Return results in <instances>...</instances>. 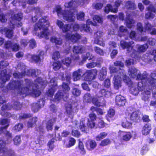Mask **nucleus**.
<instances>
[{"label":"nucleus","mask_w":156,"mask_h":156,"mask_svg":"<svg viewBox=\"0 0 156 156\" xmlns=\"http://www.w3.org/2000/svg\"><path fill=\"white\" fill-rule=\"evenodd\" d=\"M72 92L74 95L78 96L80 95L81 91L78 89L75 88L72 89Z\"/></svg>","instance_id":"57"},{"label":"nucleus","mask_w":156,"mask_h":156,"mask_svg":"<svg viewBox=\"0 0 156 156\" xmlns=\"http://www.w3.org/2000/svg\"><path fill=\"white\" fill-rule=\"evenodd\" d=\"M1 75L4 76V78H2L1 77V80H2L3 83L5 82L6 80L9 79L10 76L9 75L6 74V69H4L1 72Z\"/></svg>","instance_id":"32"},{"label":"nucleus","mask_w":156,"mask_h":156,"mask_svg":"<svg viewBox=\"0 0 156 156\" xmlns=\"http://www.w3.org/2000/svg\"><path fill=\"white\" fill-rule=\"evenodd\" d=\"M66 111L67 114L69 115V117L71 119L73 118V117L74 113L73 109L72 108V106L71 105H69L66 107Z\"/></svg>","instance_id":"37"},{"label":"nucleus","mask_w":156,"mask_h":156,"mask_svg":"<svg viewBox=\"0 0 156 156\" xmlns=\"http://www.w3.org/2000/svg\"><path fill=\"white\" fill-rule=\"evenodd\" d=\"M94 51L95 52L101 55H104V52L103 50L101 49L99 47H95L94 48Z\"/></svg>","instance_id":"58"},{"label":"nucleus","mask_w":156,"mask_h":156,"mask_svg":"<svg viewBox=\"0 0 156 156\" xmlns=\"http://www.w3.org/2000/svg\"><path fill=\"white\" fill-rule=\"evenodd\" d=\"M84 99L87 102H90L92 101L93 103L97 106H103L105 105V101L104 98H102L100 99L97 98H92L89 93L86 94L84 97Z\"/></svg>","instance_id":"8"},{"label":"nucleus","mask_w":156,"mask_h":156,"mask_svg":"<svg viewBox=\"0 0 156 156\" xmlns=\"http://www.w3.org/2000/svg\"><path fill=\"white\" fill-rule=\"evenodd\" d=\"M80 30L81 31H84L87 32H90V28L87 25L81 24L80 25Z\"/></svg>","instance_id":"46"},{"label":"nucleus","mask_w":156,"mask_h":156,"mask_svg":"<svg viewBox=\"0 0 156 156\" xmlns=\"http://www.w3.org/2000/svg\"><path fill=\"white\" fill-rule=\"evenodd\" d=\"M41 108V106L38 103H33L31 105L32 110L34 113L37 112Z\"/></svg>","instance_id":"40"},{"label":"nucleus","mask_w":156,"mask_h":156,"mask_svg":"<svg viewBox=\"0 0 156 156\" xmlns=\"http://www.w3.org/2000/svg\"><path fill=\"white\" fill-rule=\"evenodd\" d=\"M76 143V140L73 138L71 137L69 139V144L66 145V147L68 148L74 145Z\"/></svg>","instance_id":"53"},{"label":"nucleus","mask_w":156,"mask_h":156,"mask_svg":"<svg viewBox=\"0 0 156 156\" xmlns=\"http://www.w3.org/2000/svg\"><path fill=\"white\" fill-rule=\"evenodd\" d=\"M83 70L82 69H79L73 72L72 77L74 81L80 80L82 77H83Z\"/></svg>","instance_id":"17"},{"label":"nucleus","mask_w":156,"mask_h":156,"mask_svg":"<svg viewBox=\"0 0 156 156\" xmlns=\"http://www.w3.org/2000/svg\"><path fill=\"white\" fill-rule=\"evenodd\" d=\"M90 120L88 119H82L80 121L79 128L83 132L87 133L88 131L89 128H92L95 126L94 122L96 118V115L92 112L89 115Z\"/></svg>","instance_id":"4"},{"label":"nucleus","mask_w":156,"mask_h":156,"mask_svg":"<svg viewBox=\"0 0 156 156\" xmlns=\"http://www.w3.org/2000/svg\"><path fill=\"white\" fill-rule=\"evenodd\" d=\"M94 42L95 43L102 46H105V44L104 41L101 37L95 38Z\"/></svg>","instance_id":"44"},{"label":"nucleus","mask_w":156,"mask_h":156,"mask_svg":"<svg viewBox=\"0 0 156 156\" xmlns=\"http://www.w3.org/2000/svg\"><path fill=\"white\" fill-rule=\"evenodd\" d=\"M120 134L122 140L126 141L129 140L132 136L130 132L121 131Z\"/></svg>","instance_id":"25"},{"label":"nucleus","mask_w":156,"mask_h":156,"mask_svg":"<svg viewBox=\"0 0 156 156\" xmlns=\"http://www.w3.org/2000/svg\"><path fill=\"white\" fill-rule=\"evenodd\" d=\"M22 69L23 71L21 72H15L13 73V75L14 77L16 78H20L24 76L25 75L32 76H34L37 75L35 69H30L26 70L25 67L24 66H22Z\"/></svg>","instance_id":"9"},{"label":"nucleus","mask_w":156,"mask_h":156,"mask_svg":"<svg viewBox=\"0 0 156 156\" xmlns=\"http://www.w3.org/2000/svg\"><path fill=\"white\" fill-rule=\"evenodd\" d=\"M61 29L63 32H66L68 31H70V30L71 29V26L69 24H65L64 25Z\"/></svg>","instance_id":"60"},{"label":"nucleus","mask_w":156,"mask_h":156,"mask_svg":"<svg viewBox=\"0 0 156 156\" xmlns=\"http://www.w3.org/2000/svg\"><path fill=\"white\" fill-rule=\"evenodd\" d=\"M87 47L82 45L75 46L73 47V51L76 53H81L86 51Z\"/></svg>","instance_id":"24"},{"label":"nucleus","mask_w":156,"mask_h":156,"mask_svg":"<svg viewBox=\"0 0 156 156\" xmlns=\"http://www.w3.org/2000/svg\"><path fill=\"white\" fill-rule=\"evenodd\" d=\"M78 147L81 151L80 153L82 154H85L86 151L84 147V145L83 143L81 141H79V143Z\"/></svg>","instance_id":"48"},{"label":"nucleus","mask_w":156,"mask_h":156,"mask_svg":"<svg viewBox=\"0 0 156 156\" xmlns=\"http://www.w3.org/2000/svg\"><path fill=\"white\" fill-rule=\"evenodd\" d=\"M13 141L15 145H18L19 144L21 141L20 136L19 135L16 136L13 139Z\"/></svg>","instance_id":"51"},{"label":"nucleus","mask_w":156,"mask_h":156,"mask_svg":"<svg viewBox=\"0 0 156 156\" xmlns=\"http://www.w3.org/2000/svg\"><path fill=\"white\" fill-rule=\"evenodd\" d=\"M9 122L8 119H4L1 121V125L2 126H1V130H3V129H6L9 126Z\"/></svg>","instance_id":"35"},{"label":"nucleus","mask_w":156,"mask_h":156,"mask_svg":"<svg viewBox=\"0 0 156 156\" xmlns=\"http://www.w3.org/2000/svg\"><path fill=\"white\" fill-rule=\"evenodd\" d=\"M60 57V54L58 51H55L54 52L52 55V58L55 60L58 59Z\"/></svg>","instance_id":"63"},{"label":"nucleus","mask_w":156,"mask_h":156,"mask_svg":"<svg viewBox=\"0 0 156 156\" xmlns=\"http://www.w3.org/2000/svg\"><path fill=\"white\" fill-rule=\"evenodd\" d=\"M56 12L58 16L60 17L62 16L64 19L69 22L73 21L75 19V15L77 13V11L76 9L71 10L70 11L65 10L63 12H61V9L60 6L57 7Z\"/></svg>","instance_id":"6"},{"label":"nucleus","mask_w":156,"mask_h":156,"mask_svg":"<svg viewBox=\"0 0 156 156\" xmlns=\"http://www.w3.org/2000/svg\"><path fill=\"white\" fill-rule=\"evenodd\" d=\"M139 70L134 67H131L129 68L128 74L131 78H135Z\"/></svg>","instance_id":"23"},{"label":"nucleus","mask_w":156,"mask_h":156,"mask_svg":"<svg viewBox=\"0 0 156 156\" xmlns=\"http://www.w3.org/2000/svg\"><path fill=\"white\" fill-rule=\"evenodd\" d=\"M132 123V122L131 121H130L129 120L127 119L126 117V120L124 121L122 123V126L124 128H129L131 127Z\"/></svg>","instance_id":"39"},{"label":"nucleus","mask_w":156,"mask_h":156,"mask_svg":"<svg viewBox=\"0 0 156 156\" xmlns=\"http://www.w3.org/2000/svg\"><path fill=\"white\" fill-rule=\"evenodd\" d=\"M23 125L22 123H18L16 125L14 128L16 131H19L21 130L23 128Z\"/></svg>","instance_id":"64"},{"label":"nucleus","mask_w":156,"mask_h":156,"mask_svg":"<svg viewBox=\"0 0 156 156\" xmlns=\"http://www.w3.org/2000/svg\"><path fill=\"white\" fill-rule=\"evenodd\" d=\"M64 95L62 92H58L55 94V101H58L63 98Z\"/></svg>","instance_id":"43"},{"label":"nucleus","mask_w":156,"mask_h":156,"mask_svg":"<svg viewBox=\"0 0 156 156\" xmlns=\"http://www.w3.org/2000/svg\"><path fill=\"white\" fill-rule=\"evenodd\" d=\"M139 113V112L138 111H135L132 113H129L126 115V119L132 122H137L140 119Z\"/></svg>","instance_id":"15"},{"label":"nucleus","mask_w":156,"mask_h":156,"mask_svg":"<svg viewBox=\"0 0 156 156\" xmlns=\"http://www.w3.org/2000/svg\"><path fill=\"white\" fill-rule=\"evenodd\" d=\"M37 120V117H35L30 119L27 123V127L28 128L34 127L35 125Z\"/></svg>","instance_id":"30"},{"label":"nucleus","mask_w":156,"mask_h":156,"mask_svg":"<svg viewBox=\"0 0 156 156\" xmlns=\"http://www.w3.org/2000/svg\"><path fill=\"white\" fill-rule=\"evenodd\" d=\"M14 13L13 11H10V12L9 13V14L10 16H11V17L12 19L15 20L20 21L22 18L23 16L22 14L21 13H20L16 14H14Z\"/></svg>","instance_id":"26"},{"label":"nucleus","mask_w":156,"mask_h":156,"mask_svg":"<svg viewBox=\"0 0 156 156\" xmlns=\"http://www.w3.org/2000/svg\"><path fill=\"white\" fill-rule=\"evenodd\" d=\"M42 79L40 77L36 79L34 83L33 84L31 81L28 79H26L25 81L27 87L22 88L23 81L17 80L10 83L9 84V88L11 89H16L18 93L25 97L27 94H30L34 95L35 97H38L40 94L41 92L38 89L40 86H44V82Z\"/></svg>","instance_id":"1"},{"label":"nucleus","mask_w":156,"mask_h":156,"mask_svg":"<svg viewBox=\"0 0 156 156\" xmlns=\"http://www.w3.org/2000/svg\"><path fill=\"white\" fill-rule=\"evenodd\" d=\"M61 66V63L60 62H54L53 64V69L55 70H57L60 69Z\"/></svg>","instance_id":"59"},{"label":"nucleus","mask_w":156,"mask_h":156,"mask_svg":"<svg viewBox=\"0 0 156 156\" xmlns=\"http://www.w3.org/2000/svg\"><path fill=\"white\" fill-rule=\"evenodd\" d=\"M151 129V126L148 124H146L143 128L142 133L144 135H147L149 133Z\"/></svg>","instance_id":"29"},{"label":"nucleus","mask_w":156,"mask_h":156,"mask_svg":"<svg viewBox=\"0 0 156 156\" xmlns=\"http://www.w3.org/2000/svg\"><path fill=\"white\" fill-rule=\"evenodd\" d=\"M126 100L125 98L121 95L117 96L115 98V102L117 105L119 106H123L125 105Z\"/></svg>","instance_id":"19"},{"label":"nucleus","mask_w":156,"mask_h":156,"mask_svg":"<svg viewBox=\"0 0 156 156\" xmlns=\"http://www.w3.org/2000/svg\"><path fill=\"white\" fill-rule=\"evenodd\" d=\"M57 79L56 78H54L51 80L49 83V85L51 88L57 89L58 87L57 86Z\"/></svg>","instance_id":"33"},{"label":"nucleus","mask_w":156,"mask_h":156,"mask_svg":"<svg viewBox=\"0 0 156 156\" xmlns=\"http://www.w3.org/2000/svg\"><path fill=\"white\" fill-rule=\"evenodd\" d=\"M153 26L148 22H145L144 25V29L145 30L151 31Z\"/></svg>","instance_id":"55"},{"label":"nucleus","mask_w":156,"mask_h":156,"mask_svg":"<svg viewBox=\"0 0 156 156\" xmlns=\"http://www.w3.org/2000/svg\"><path fill=\"white\" fill-rule=\"evenodd\" d=\"M65 37L67 39L70 40L72 42H76L80 38L81 36L77 33L73 35L71 33H67L65 35Z\"/></svg>","instance_id":"16"},{"label":"nucleus","mask_w":156,"mask_h":156,"mask_svg":"<svg viewBox=\"0 0 156 156\" xmlns=\"http://www.w3.org/2000/svg\"><path fill=\"white\" fill-rule=\"evenodd\" d=\"M1 32L2 33H3V32H5L6 37L9 38H12L13 36V32L12 30L2 27L1 28Z\"/></svg>","instance_id":"27"},{"label":"nucleus","mask_w":156,"mask_h":156,"mask_svg":"<svg viewBox=\"0 0 156 156\" xmlns=\"http://www.w3.org/2000/svg\"><path fill=\"white\" fill-rule=\"evenodd\" d=\"M50 41L52 43H55V44L60 45L62 44V40L59 38H57L55 37H51Z\"/></svg>","instance_id":"42"},{"label":"nucleus","mask_w":156,"mask_h":156,"mask_svg":"<svg viewBox=\"0 0 156 156\" xmlns=\"http://www.w3.org/2000/svg\"><path fill=\"white\" fill-rule=\"evenodd\" d=\"M35 12L36 14V16L32 18L33 21L35 22L38 19L39 17L41 16V11L40 9L38 7H37L34 8Z\"/></svg>","instance_id":"34"},{"label":"nucleus","mask_w":156,"mask_h":156,"mask_svg":"<svg viewBox=\"0 0 156 156\" xmlns=\"http://www.w3.org/2000/svg\"><path fill=\"white\" fill-rule=\"evenodd\" d=\"M22 107V105L18 101L15 102L13 104V106H12V108L14 109L18 110L20 109Z\"/></svg>","instance_id":"54"},{"label":"nucleus","mask_w":156,"mask_h":156,"mask_svg":"<svg viewBox=\"0 0 156 156\" xmlns=\"http://www.w3.org/2000/svg\"><path fill=\"white\" fill-rule=\"evenodd\" d=\"M97 144L96 142L93 140H90L86 143L87 149L89 151H92L96 147Z\"/></svg>","instance_id":"22"},{"label":"nucleus","mask_w":156,"mask_h":156,"mask_svg":"<svg viewBox=\"0 0 156 156\" xmlns=\"http://www.w3.org/2000/svg\"><path fill=\"white\" fill-rule=\"evenodd\" d=\"M44 52L42 51H39L37 52L36 54L31 55L28 54L27 55L28 58H31L32 61L36 63L41 62L43 58L44 55Z\"/></svg>","instance_id":"13"},{"label":"nucleus","mask_w":156,"mask_h":156,"mask_svg":"<svg viewBox=\"0 0 156 156\" xmlns=\"http://www.w3.org/2000/svg\"><path fill=\"white\" fill-rule=\"evenodd\" d=\"M93 20L94 22L101 23L103 22V21L102 18L97 15L94 16L93 17Z\"/></svg>","instance_id":"52"},{"label":"nucleus","mask_w":156,"mask_h":156,"mask_svg":"<svg viewBox=\"0 0 156 156\" xmlns=\"http://www.w3.org/2000/svg\"><path fill=\"white\" fill-rule=\"evenodd\" d=\"M130 14L127 13L125 19V23L126 26L129 28H131L135 23V21L131 17Z\"/></svg>","instance_id":"20"},{"label":"nucleus","mask_w":156,"mask_h":156,"mask_svg":"<svg viewBox=\"0 0 156 156\" xmlns=\"http://www.w3.org/2000/svg\"><path fill=\"white\" fill-rule=\"evenodd\" d=\"M49 23L45 19L42 18L40 19L38 22L37 23L34 27L35 31L42 30V31L38 33L37 36L40 38H45L48 39L50 34L48 27L49 26Z\"/></svg>","instance_id":"2"},{"label":"nucleus","mask_w":156,"mask_h":156,"mask_svg":"<svg viewBox=\"0 0 156 156\" xmlns=\"http://www.w3.org/2000/svg\"><path fill=\"white\" fill-rule=\"evenodd\" d=\"M5 135V137L2 139V142L1 143V154L4 153L5 155L14 156V152L12 150H7L5 147V145L11 142L12 138V134L5 130L2 133Z\"/></svg>","instance_id":"3"},{"label":"nucleus","mask_w":156,"mask_h":156,"mask_svg":"<svg viewBox=\"0 0 156 156\" xmlns=\"http://www.w3.org/2000/svg\"><path fill=\"white\" fill-rule=\"evenodd\" d=\"M54 120L50 119L46 123V128L47 131L51 130L53 128Z\"/></svg>","instance_id":"38"},{"label":"nucleus","mask_w":156,"mask_h":156,"mask_svg":"<svg viewBox=\"0 0 156 156\" xmlns=\"http://www.w3.org/2000/svg\"><path fill=\"white\" fill-rule=\"evenodd\" d=\"M124 71L120 69L119 71L120 75H115L113 79L114 87L116 89H118L121 86V76H122L123 80L130 88L134 85V83L131 81L130 78L124 73Z\"/></svg>","instance_id":"5"},{"label":"nucleus","mask_w":156,"mask_h":156,"mask_svg":"<svg viewBox=\"0 0 156 156\" xmlns=\"http://www.w3.org/2000/svg\"><path fill=\"white\" fill-rule=\"evenodd\" d=\"M148 48V45L147 44L139 45L137 47L138 49L141 52H144Z\"/></svg>","instance_id":"50"},{"label":"nucleus","mask_w":156,"mask_h":156,"mask_svg":"<svg viewBox=\"0 0 156 156\" xmlns=\"http://www.w3.org/2000/svg\"><path fill=\"white\" fill-rule=\"evenodd\" d=\"M56 90V89H54V88H51L47 92V95L48 97H52L54 95L55 91Z\"/></svg>","instance_id":"61"},{"label":"nucleus","mask_w":156,"mask_h":156,"mask_svg":"<svg viewBox=\"0 0 156 156\" xmlns=\"http://www.w3.org/2000/svg\"><path fill=\"white\" fill-rule=\"evenodd\" d=\"M105 12L107 13H108L110 11L116 13L118 10L117 9H113L112 6L110 4H108L105 7Z\"/></svg>","instance_id":"36"},{"label":"nucleus","mask_w":156,"mask_h":156,"mask_svg":"<svg viewBox=\"0 0 156 156\" xmlns=\"http://www.w3.org/2000/svg\"><path fill=\"white\" fill-rule=\"evenodd\" d=\"M97 73V71L96 69L87 70L85 72L83 73V74L84 80L86 81H88L94 80L95 78Z\"/></svg>","instance_id":"14"},{"label":"nucleus","mask_w":156,"mask_h":156,"mask_svg":"<svg viewBox=\"0 0 156 156\" xmlns=\"http://www.w3.org/2000/svg\"><path fill=\"white\" fill-rule=\"evenodd\" d=\"M151 77L153 78V80H152L151 82L150 80L148 79V83L151 84V85H154L156 83V71H155L152 72L151 73Z\"/></svg>","instance_id":"41"},{"label":"nucleus","mask_w":156,"mask_h":156,"mask_svg":"<svg viewBox=\"0 0 156 156\" xmlns=\"http://www.w3.org/2000/svg\"><path fill=\"white\" fill-rule=\"evenodd\" d=\"M125 6L126 9L134 10L136 8V5L134 2L130 1H128L126 2Z\"/></svg>","instance_id":"31"},{"label":"nucleus","mask_w":156,"mask_h":156,"mask_svg":"<svg viewBox=\"0 0 156 156\" xmlns=\"http://www.w3.org/2000/svg\"><path fill=\"white\" fill-rule=\"evenodd\" d=\"M12 108V106L10 105V104L8 103L7 104H3L2 106L1 109L4 113H3L2 112L1 113V114L2 115L5 116L7 117H9L11 116V114L9 112H6L5 110H8L11 109Z\"/></svg>","instance_id":"18"},{"label":"nucleus","mask_w":156,"mask_h":156,"mask_svg":"<svg viewBox=\"0 0 156 156\" xmlns=\"http://www.w3.org/2000/svg\"><path fill=\"white\" fill-rule=\"evenodd\" d=\"M94 57V56L89 53H87L85 55H82L83 61H85L87 59L90 60L92 59Z\"/></svg>","instance_id":"45"},{"label":"nucleus","mask_w":156,"mask_h":156,"mask_svg":"<svg viewBox=\"0 0 156 156\" xmlns=\"http://www.w3.org/2000/svg\"><path fill=\"white\" fill-rule=\"evenodd\" d=\"M142 2L145 5H150L146 8L147 12L145 14V18L147 19H153L156 13L155 8L151 4V2L148 0H144Z\"/></svg>","instance_id":"7"},{"label":"nucleus","mask_w":156,"mask_h":156,"mask_svg":"<svg viewBox=\"0 0 156 156\" xmlns=\"http://www.w3.org/2000/svg\"><path fill=\"white\" fill-rule=\"evenodd\" d=\"M145 87L148 88V87L146 86L145 83L144 85L142 82H139L137 84L134 83V85L130 88V91L132 94L136 95L139 94V91L143 90Z\"/></svg>","instance_id":"11"},{"label":"nucleus","mask_w":156,"mask_h":156,"mask_svg":"<svg viewBox=\"0 0 156 156\" xmlns=\"http://www.w3.org/2000/svg\"><path fill=\"white\" fill-rule=\"evenodd\" d=\"M107 135V133H101L100 134L96 136V140L97 141L100 140H101L105 137Z\"/></svg>","instance_id":"47"},{"label":"nucleus","mask_w":156,"mask_h":156,"mask_svg":"<svg viewBox=\"0 0 156 156\" xmlns=\"http://www.w3.org/2000/svg\"><path fill=\"white\" fill-rule=\"evenodd\" d=\"M107 69L105 67H103L100 70L99 75V79L102 81L105 78L107 74Z\"/></svg>","instance_id":"28"},{"label":"nucleus","mask_w":156,"mask_h":156,"mask_svg":"<svg viewBox=\"0 0 156 156\" xmlns=\"http://www.w3.org/2000/svg\"><path fill=\"white\" fill-rule=\"evenodd\" d=\"M151 74L150 76H148V74L146 72H144V73L141 74L140 71H139L138 74L136 76V80H145V85L146 87L148 86L149 88L150 87L154 86V85H151V84L148 83V79L150 80H151V82L152 80H153V78H152L151 77Z\"/></svg>","instance_id":"12"},{"label":"nucleus","mask_w":156,"mask_h":156,"mask_svg":"<svg viewBox=\"0 0 156 156\" xmlns=\"http://www.w3.org/2000/svg\"><path fill=\"white\" fill-rule=\"evenodd\" d=\"M54 141L52 140H50L48 143V146L49 147L48 150L49 151H51L53 150L54 147Z\"/></svg>","instance_id":"49"},{"label":"nucleus","mask_w":156,"mask_h":156,"mask_svg":"<svg viewBox=\"0 0 156 156\" xmlns=\"http://www.w3.org/2000/svg\"><path fill=\"white\" fill-rule=\"evenodd\" d=\"M111 143V141L109 139H106L102 140L99 144L102 146H104L109 144Z\"/></svg>","instance_id":"56"},{"label":"nucleus","mask_w":156,"mask_h":156,"mask_svg":"<svg viewBox=\"0 0 156 156\" xmlns=\"http://www.w3.org/2000/svg\"><path fill=\"white\" fill-rule=\"evenodd\" d=\"M111 95V92L108 91H106L105 89H101L97 94V97L98 98V99H100L103 98L104 96L106 97H108Z\"/></svg>","instance_id":"21"},{"label":"nucleus","mask_w":156,"mask_h":156,"mask_svg":"<svg viewBox=\"0 0 156 156\" xmlns=\"http://www.w3.org/2000/svg\"><path fill=\"white\" fill-rule=\"evenodd\" d=\"M133 42L132 41L129 42H127L124 41H120V45L123 49L126 48L127 49V53H129L132 52V53L130 55L131 57L136 58L137 57V52L133 49V48L132 46Z\"/></svg>","instance_id":"10"},{"label":"nucleus","mask_w":156,"mask_h":156,"mask_svg":"<svg viewBox=\"0 0 156 156\" xmlns=\"http://www.w3.org/2000/svg\"><path fill=\"white\" fill-rule=\"evenodd\" d=\"M62 62L63 64L67 66H69L71 63V60L70 58L68 57L64 59H63L62 61Z\"/></svg>","instance_id":"62"}]
</instances>
